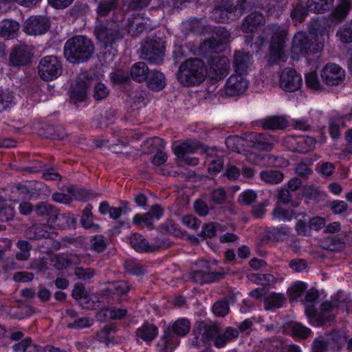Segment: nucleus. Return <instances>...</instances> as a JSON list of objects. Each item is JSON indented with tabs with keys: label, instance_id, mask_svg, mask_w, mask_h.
<instances>
[{
	"label": "nucleus",
	"instance_id": "obj_1",
	"mask_svg": "<svg viewBox=\"0 0 352 352\" xmlns=\"http://www.w3.org/2000/svg\"><path fill=\"white\" fill-rule=\"evenodd\" d=\"M94 51V45L89 38L83 36H76L65 43L64 56L73 64L85 63L92 57Z\"/></svg>",
	"mask_w": 352,
	"mask_h": 352
},
{
	"label": "nucleus",
	"instance_id": "obj_2",
	"mask_svg": "<svg viewBox=\"0 0 352 352\" xmlns=\"http://www.w3.org/2000/svg\"><path fill=\"white\" fill-rule=\"evenodd\" d=\"M204 63L199 58H190L182 63L177 72V79L184 86L198 85L206 76Z\"/></svg>",
	"mask_w": 352,
	"mask_h": 352
},
{
	"label": "nucleus",
	"instance_id": "obj_3",
	"mask_svg": "<svg viewBox=\"0 0 352 352\" xmlns=\"http://www.w3.org/2000/svg\"><path fill=\"white\" fill-rule=\"evenodd\" d=\"M263 33L265 34L264 37L266 39L268 36H271L270 45V63L274 64L279 60H284L287 31L277 24H271L264 28Z\"/></svg>",
	"mask_w": 352,
	"mask_h": 352
},
{
	"label": "nucleus",
	"instance_id": "obj_4",
	"mask_svg": "<svg viewBox=\"0 0 352 352\" xmlns=\"http://www.w3.org/2000/svg\"><path fill=\"white\" fill-rule=\"evenodd\" d=\"M122 29L115 21L105 22L98 20L94 29V34L100 43L104 48L112 47L113 44L123 38Z\"/></svg>",
	"mask_w": 352,
	"mask_h": 352
},
{
	"label": "nucleus",
	"instance_id": "obj_5",
	"mask_svg": "<svg viewBox=\"0 0 352 352\" xmlns=\"http://www.w3.org/2000/svg\"><path fill=\"white\" fill-rule=\"evenodd\" d=\"M95 82V72H85L78 74L69 89V102L75 105L87 98L88 89Z\"/></svg>",
	"mask_w": 352,
	"mask_h": 352
},
{
	"label": "nucleus",
	"instance_id": "obj_6",
	"mask_svg": "<svg viewBox=\"0 0 352 352\" xmlns=\"http://www.w3.org/2000/svg\"><path fill=\"white\" fill-rule=\"evenodd\" d=\"M322 47V43L317 42L316 36L311 32H298L293 37L292 52L294 54H314Z\"/></svg>",
	"mask_w": 352,
	"mask_h": 352
},
{
	"label": "nucleus",
	"instance_id": "obj_7",
	"mask_svg": "<svg viewBox=\"0 0 352 352\" xmlns=\"http://www.w3.org/2000/svg\"><path fill=\"white\" fill-rule=\"evenodd\" d=\"M165 54L164 41L157 36L148 38L142 47L140 57L149 63L160 64Z\"/></svg>",
	"mask_w": 352,
	"mask_h": 352
},
{
	"label": "nucleus",
	"instance_id": "obj_8",
	"mask_svg": "<svg viewBox=\"0 0 352 352\" xmlns=\"http://www.w3.org/2000/svg\"><path fill=\"white\" fill-rule=\"evenodd\" d=\"M38 74L45 81L53 80L60 76L63 67L60 60L55 56L43 57L38 66Z\"/></svg>",
	"mask_w": 352,
	"mask_h": 352
},
{
	"label": "nucleus",
	"instance_id": "obj_9",
	"mask_svg": "<svg viewBox=\"0 0 352 352\" xmlns=\"http://www.w3.org/2000/svg\"><path fill=\"white\" fill-rule=\"evenodd\" d=\"M236 6L228 1H221L214 6L211 18L217 22L233 21L240 18Z\"/></svg>",
	"mask_w": 352,
	"mask_h": 352
},
{
	"label": "nucleus",
	"instance_id": "obj_10",
	"mask_svg": "<svg viewBox=\"0 0 352 352\" xmlns=\"http://www.w3.org/2000/svg\"><path fill=\"white\" fill-rule=\"evenodd\" d=\"M217 332L218 329L215 325L207 324L204 321L197 322L193 329L195 337L192 340V345L195 347L201 346L212 339Z\"/></svg>",
	"mask_w": 352,
	"mask_h": 352
},
{
	"label": "nucleus",
	"instance_id": "obj_11",
	"mask_svg": "<svg viewBox=\"0 0 352 352\" xmlns=\"http://www.w3.org/2000/svg\"><path fill=\"white\" fill-rule=\"evenodd\" d=\"M302 80L300 74L292 68H285L280 74V87L287 92H294L302 85Z\"/></svg>",
	"mask_w": 352,
	"mask_h": 352
},
{
	"label": "nucleus",
	"instance_id": "obj_12",
	"mask_svg": "<svg viewBox=\"0 0 352 352\" xmlns=\"http://www.w3.org/2000/svg\"><path fill=\"white\" fill-rule=\"evenodd\" d=\"M54 228L52 223H34L25 230V236L30 240H39L41 239H50L54 244L55 241L52 239L51 234L54 233Z\"/></svg>",
	"mask_w": 352,
	"mask_h": 352
},
{
	"label": "nucleus",
	"instance_id": "obj_13",
	"mask_svg": "<svg viewBox=\"0 0 352 352\" xmlns=\"http://www.w3.org/2000/svg\"><path fill=\"white\" fill-rule=\"evenodd\" d=\"M320 76L324 83L328 86H334L344 80L345 72L338 65L328 63L322 69Z\"/></svg>",
	"mask_w": 352,
	"mask_h": 352
},
{
	"label": "nucleus",
	"instance_id": "obj_14",
	"mask_svg": "<svg viewBox=\"0 0 352 352\" xmlns=\"http://www.w3.org/2000/svg\"><path fill=\"white\" fill-rule=\"evenodd\" d=\"M50 28V20L44 16H30L25 23L24 31L33 36L46 33Z\"/></svg>",
	"mask_w": 352,
	"mask_h": 352
},
{
	"label": "nucleus",
	"instance_id": "obj_15",
	"mask_svg": "<svg viewBox=\"0 0 352 352\" xmlns=\"http://www.w3.org/2000/svg\"><path fill=\"white\" fill-rule=\"evenodd\" d=\"M190 329V323L188 320L185 318L178 319L173 323L171 329H168L164 331L162 339V343H159L158 345L162 346L164 349H167L169 342L173 338L174 334L184 336L189 332Z\"/></svg>",
	"mask_w": 352,
	"mask_h": 352
},
{
	"label": "nucleus",
	"instance_id": "obj_16",
	"mask_svg": "<svg viewBox=\"0 0 352 352\" xmlns=\"http://www.w3.org/2000/svg\"><path fill=\"white\" fill-rule=\"evenodd\" d=\"M230 62L227 57L217 56L211 59L209 76L215 81L221 80L228 74Z\"/></svg>",
	"mask_w": 352,
	"mask_h": 352
},
{
	"label": "nucleus",
	"instance_id": "obj_17",
	"mask_svg": "<svg viewBox=\"0 0 352 352\" xmlns=\"http://www.w3.org/2000/svg\"><path fill=\"white\" fill-rule=\"evenodd\" d=\"M164 214L163 208L158 204H155L151 206V210L143 214H137L133 219V223L137 226H141L144 223L147 228L153 230L154 225L153 219H160Z\"/></svg>",
	"mask_w": 352,
	"mask_h": 352
},
{
	"label": "nucleus",
	"instance_id": "obj_18",
	"mask_svg": "<svg viewBox=\"0 0 352 352\" xmlns=\"http://www.w3.org/2000/svg\"><path fill=\"white\" fill-rule=\"evenodd\" d=\"M32 56L31 47L28 45L15 46L10 54V61L12 65H26Z\"/></svg>",
	"mask_w": 352,
	"mask_h": 352
},
{
	"label": "nucleus",
	"instance_id": "obj_19",
	"mask_svg": "<svg viewBox=\"0 0 352 352\" xmlns=\"http://www.w3.org/2000/svg\"><path fill=\"white\" fill-rule=\"evenodd\" d=\"M130 244L138 252H154L160 249L164 243L160 240L154 243H148L142 235L134 234L129 239Z\"/></svg>",
	"mask_w": 352,
	"mask_h": 352
},
{
	"label": "nucleus",
	"instance_id": "obj_20",
	"mask_svg": "<svg viewBox=\"0 0 352 352\" xmlns=\"http://www.w3.org/2000/svg\"><path fill=\"white\" fill-rule=\"evenodd\" d=\"M286 141L292 144V151L300 153L311 151L316 144L315 140L310 136H291L287 138Z\"/></svg>",
	"mask_w": 352,
	"mask_h": 352
},
{
	"label": "nucleus",
	"instance_id": "obj_21",
	"mask_svg": "<svg viewBox=\"0 0 352 352\" xmlns=\"http://www.w3.org/2000/svg\"><path fill=\"white\" fill-rule=\"evenodd\" d=\"M243 74L231 76L226 86V94L229 96H236L243 94L248 87V82L242 76Z\"/></svg>",
	"mask_w": 352,
	"mask_h": 352
},
{
	"label": "nucleus",
	"instance_id": "obj_22",
	"mask_svg": "<svg viewBox=\"0 0 352 352\" xmlns=\"http://www.w3.org/2000/svg\"><path fill=\"white\" fill-rule=\"evenodd\" d=\"M265 23V18L259 12H252L242 22L241 30L243 32L253 34L258 26Z\"/></svg>",
	"mask_w": 352,
	"mask_h": 352
},
{
	"label": "nucleus",
	"instance_id": "obj_23",
	"mask_svg": "<svg viewBox=\"0 0 352 352\" xmlns=\"http://www.w3.org/2000/svg\"><path fill=\"white\" fill-rule=\"evenodd\" d=\"M197 149V146L194 143L184 142L174 148V153L180 161L185 162L188 165L195 166L198 164V159L190 157L188 154L192 153Z\"/></svg>",
	"mask_w": 352,
	"mask_h": 352
},
{
	"label": "nucleus",
	"instance_id": "obj_24",
	"mask_svg": "<svg viewBox=\"0 0 352 352\" xmlns=\"http://www.w3.org/2000/svg\"><path fill=\"white\" fill-rule=\"evenodd\" d=\"M34 212L38 217L47 218V223L52 224L57 221L58 210L47 202L43 201L36 204L34 207Z\"/></svg>",
	"mask_w": 352,
	"mask_h": 352
},
{
	"label": "nucleus",
	"instance_id": "obj_25",
	"mask_svg": "<svg viewBox=\"0 0 352 352\" xmlns=\"http://www.w3.org/2000/svg\"><path fill=\"white\" fill-rule=\"evenodd\" d=\"M222 272H209L203 270L195 271L190 274V278L200 285L219 281L224 277Z\"/></svg>",
	"mask_w": 352,
	"mask_h": 352
},
{
	"label": "nucleus",
	"instance_id": "obj_26",
	"mask_svg": "<svg viewBox=\"0 0 352 352\" xmlns=\"http://www.w3.org/2000/svg\"><path fill=\"white\" fill-rule=\"evenodd\" d=\"M251 56L243 51H236L233 57V66L239 74H244L251 65Z\"/></svg>",
	"mask_w": 352,
	"mask_h": 352
},
{
	"label": "nucleus",
	"instance_id": "obj_27",
	"mask_svg": "<svg viewBox=\"0 0 352 352\" xmlns=\"http://www.w3.org/2000/svg\"><path fill=\"white\" fill-rule=\"evenodd\" d=\"M164 144L165 142L157 137L151 138L145 142V145L154 147L158 151L153 157L152 162L154 165L160 166L164 164L167 160L166 154L163 151H160V148L164 147Z\"/></svg>",
	"mask_w": 352,
	"mask_h": 352
},
{
	"label": "nucleus",
	"instance_id": "obj_28",
	"mask_svg": "<svg viewBox=\"0 0 352 352\" xmlns=\"http://www.w3.org/2000/svg\"><path fill=\"white\" fill-rule=\"evenodd\" d=\"M148 28H149L148 25L138 16L129 17L124 24V29L133 36H138Z\"/></svg>",
	"mask_w": 352,
	"mask_h": 352
},
{
	"label": "nucleus",
	"instance_id": "obj_29",
	"mask_svg": "<svg viewBox=\"0 0 352 352\" xmlns=\"http://www.w3.org/2000/svg\"><path fill=\"white\" fill-rule=\"evenodd\" d=\"M145 82L147 87L153 91H159L166 86V78L164 74L155 69L151 70Z\"/></svg>",
	"mask_w": 352,
	"mask_h": 352
},
{
	"label": "nucleus",
	"instance_id": "obj_30",
	"mask_svg": "<svg viewBox=\"0 0 352 352\" xmlns=\"http://www.w3.org/2000/svg\"><path fill=\"white\" fill-rule=\"evenodd\" d=\"M19 30V24L14 20L4 19L0 21V36L6 39L14 38Z\"/></svg>",
	"mask_w": 352,
	"mask_h": 352
},
{
	"label": "nucleus",
	"instance_id": "obj_31",
	"mask_svg": "<svg viewBox=\"0 0 352 352\" xmlns=\"http://www.w3.org/2000/svg\"><path fill=\"white\" fill-rule=\"evenodd\" d=\"M67 194L62 192L54 193L52 195L53 201L58 203L68 204L73 200V199L79 200L82 198L80 195V191L73 186L67 187Z\"/></svg>",
	"mask_w": 352,
	"mask_h": 352
},
{
	"label": "nucleus",
	"instance_id": "obj_32",
	"mask_svg": "<svg viewBox=\"0 0 352 352\" xmlns=\"http://www.w3.org/2000/svg\"><path fill=\"white\" fill-rule=\"evenodd\" d=\"M148 66L144 62L135 63L130 70L131 77L138 82H145L150 73Z\"/></svg>",
	"mask_w": 352,
	"mask_h": 352
},
{
	"label": "nucleus",
	"instance_id": "obj_33",
	"mask_svg": "<svg viewBox=\"0 0 352 352\" xmlns=\"http://www.w3.org/2000/svg\"><path fill=\"white\" fill-rule=\"evenodd\" d=\"M158 329L153 324L144 323L137 329L136 336L146 342H151L157 335Z\"/></svg>",
	"mask_w": 352,
	"mask_h": 352
},
{
	"label": "nucleus",
	"instance_id": "obj_34",
	"mask_svg": "<svg viewBox=\"0 0 352 352\" xmlns=\"http://www.w3.org/2000/svg\"><path fill=\"white\" fill-rule=\"evenodd\" d=\"M235 6L240 16L257 8L263 9L261 0H238Z\"/></svg>",
	"mask_w": 352,
	"mask_h": 352
},
{
	"label": "nucleus",
	"instance_id": "obj_35",
	"mask_svg": "<svg viewBox=\"0 0 352 352\" xmlns=\"http://www.w3.org/2000/svg\"><path fill=\"white\" fill-rule=\"evenodd\" d=\"M239 330L232 327H227L223 333L217 336L214 346L217 348L223 347L228 342L239 336Z\"/></svg>",
	"mask_w": 352,
	"mask_h": 352
},
{
	"label": "nucleus",
	"instance_id": "obj_36",
	"mask_svg": "<svg viewBox=\"0 0 352 352\" xmlns=\"http://www.w3.org/2000/svg\"><path fill=\"white\" fill-rule=\"evenodd\" d=\"M276 139L271 135L259 134L254 142V146L259 151H270L273 148Z\"/></svg>",
	"mask_w": 352,
	"mask_h": 352
},
{
	"label": "nucleus",
	"instance_id": "obj_37",
	"mask_svg": "<svg viewBox=\"0 0 352 352\" xmlns=\"http://www.w3.org/2000/svg\"><path fill=\"white\" fill-rule=\"evenodd\" d=\"M286 301L284 294L280 293H272L264 300L265 309L266 310L278 309L281 307Z\"/></svg>",
	"mask_w": 352,
	"mask_h": 352
},
{
	"label": "nucleus",
	"instance_id": "obj_38",
	"mask_svg": "<svg viewBox=\"0 0 352 352\" xmlns=\"http://www.w3.org/2000/svg\"><path fill=\"white\" fill-rule=\"evenodd\" d=\"M333 0H307L309 11L315 13H324L331 10Z\"/></svg>",
	"mask_w": 352,
	"mask_h": 352
},
{
	"label": "nucleus",
	"instance_id": "obj_39",
	"mask_svg": "<svg viewBox=\"0 0 352 352\" xmlns=\"http://www.w3.org/2000/svg\"><path fill=\"white\" fill-rule=\"evenodd\" d=\"M98 3L97 14L100 16H107L118 8V0H94Z\"/></svg>",
	"mask_w": 352,
	"mask_h": 352
},
{
	"label": "nucleus",
	"instance_id": "obj_40",
	"mask_svg": "<svg viewBox=\"0 0 352 352\" xmlns=\"http://www.w3.org/2000/svg\"><path fill=\"white\" fill-rule=\"evenodd\" d=\"M223 45L212 36L204 40L200 45L199 49L205 54L219 53L222 51Z\"/></svg>",
	"mask_w": 352,
	"mask_h": 352
},
{
	"label": "nucleus",
	"instance_id": "obj_41",
	"mask_svg": "<svg viewBox=\"0 0 352 352\" xmlns=\"http://www.w3.org/2000/svg\"><path fill=\"white\" fill-rule=\"evenodd\" d=\"M261 179L267 184H277L284 179V174L277 170H266L260 173Z\"/></svg>",
	"mask_w": 352,
	"mask_h": 352
},
{
	"label": "nucleus",
	"instance_id": "obj_42",
	"mask_svg": "<svg viewBox=\"0 0 352 352\" xmlns=\"http://www.w3.org/2000/svg\"><path fill=\"white\" fill-rule=\"evenodd\" d=\"M287 126V120L282 116H272L266 118L262 123L265 129H283Z\"/></svg>",
	"mask_w": 352,
	"mask_h": 352
},
{
	"label": "nucleus",
	"instance_id": "obj_43",
	"mask_svg": "<svg viewBox=\"0 0 352 352\" xmlns=\"http://www.w3.org/2000/svg\"><path fill=\"white\" fill-rule=\"evenodd\" d=\"M322 247L329 251H341L345 248V242L337 236H329L322 241Z\"/></svg>",
	"mask_w": 352,
	"mask_h": 352
},
{
	"label": "nucleus",
	"instance_id": "obj_44",
	"mask_svg": "<svg viewBox=\"0 0 352 352\" xmlns=\"http://www.w3.org/2000/svg\"><path fill=\"white\" fill-rule=\"evenodd\" d=\"M92 86L94 87L92 96L95 100H102L109 96L110 92L109 89L104 84L100 82H98V79L96 75L95 82L94 83V85H92Z\"/></svg>",
	"mask_w": 352,
	"mask_h": 352
},
{
	"label": "nucleus",
	"instance_id": "obj_45",
	"mask_svg": "<svg viewBox=\"0 0 352 352\" xmlns=\"http://www.w3.org/2000/svg\"><path fill=\"white\" fill-rule=\"evenodd\" d=\"M58 226L62 229L74 228L76 225L77 219L74 214L69 213L60 214L57 218Z\"/></svg>",
	"mask_w": 352,
	"mask_h": 352
},
{
	"label": "nucleus",
	"instance_id": "obj_46",
	"mask_svg": "<svg viewBox=\"0 0 352 352\" xmlns=\"http://www.w3.org/2000/svg\"><path fill=\"white\" fill-rule=\"evenodd\" d=\"M186 24V28H188L192 32L195 34H201L208 31L210 29L207 25H205L203 19H193L187 21Z\"/></svg>",
	"mask_w": 352,
	"mask_h": 352
},
{
	"label": "nucleus",
	"instance_id": "obj_47",
	"mask_svg": "<svg viewBox=\"0 0 352 352\" xmlns=\"http://www.w3.org/2000/svg\"><path fill=\"white\" fill-rule=\"evenodd\" d=\"M344 118L343 116H335L330 118L329 131L333 139L338 138L340 133V126L344 125Z\"/></svg>",
	"mask_w": 352,
	"mask_h": 352
},
{
	"label": "nucleus",
	"instance_id": "obj_48",
	"mask_svg": "<svg viewBox=\"0 0 352 352\" xmlns=\"http://www.w3.org/2000/svg\"><path fill=\"white\" fill-rule=\"evenodd\" d=\"M229 311V303L226 298L215 302L212 306V312L217 316L225 317L228 314Z\"/></svg>",
	"mask_w": 352,
	"mask_h": 352
},
{
	"label": "nucleus",
	"instance_id": "obj_49",
	"mask_svg": "<svg viewBox=\"0 0 352 352\" xmlns=\"http://www.w3.org/2000/svg\"><path fill=\"white\" fill-rule=\"evenodd\" d=\"M350 9L349 0H342L333 12V17L338 21H342L347 15Z\"/></svg>",
	"mask_w": 352,
	"mask_h": 352
},
{
	"label": "nucleus",
	"instance_id": "obj_50",
	"mask_svg": "<svg viewBox=\"0 0 352 352\" xmlns=\"http://www.w3.org/2000/svg\"><path fill=\"white\" fill-rule=\"evenodd\" d=\"M337 36L340 40L344 43L352 42V21L351 23L340 27L337 32Z\"/></svg>",
	"mask_w": 352,
	"mask_h": 352
},
{
	"label": "nucleus",
	"instance_id": "obj_51",
	"mask_svg": "<svg viewBox=\"0 0 352 352\" xmlns=\"http://www.w3.org/2000/svg\"><path fill=\"white\" fill-rule=\"evenodd\" d=\"M248 277L252 282L263 285H268L275 281L274 276L270 274H250Z\"/></svg>",
	"mask_w": 352,
	"mask_h": 352
},
{
	"label": "nucleus",
	"instance_id": "obj_52",
	"mask_svg": "<svg viewBox=\"0 0 352 352\" xmlns=\"http://www.w3.org/2000/svg\"><path fill=\"white\" fill-rule=\"evenodd\" d=\"M309 11V10L308 9L307 4L306 6H304L302 4L298 3L292 10L290 16L294 20L301 23L308 15Z\"/></svg>",
	"mask_w": 352,
	"mask_h": 352
},
{
	"label": "nucleus",
	"instance_id": "obj_53",
	"mask_svg": "<svg viewBox=\"0 0 352 352\" xmlns=\"http://www.w3.org/2000/svg\"><path fill=\"white\" fill-rule=\"evenodd\" d=\"M91 210L92 206L91 205H88L85 207V208L82 211L81 223L85 228H94L95 229H98L99 226L98 225H95L92 222L93 215Z\"/></svg>",
	"mask_w": 352,
	"mask_h": 352
},
{
	"label": "nucleus",
	"instance_id": "obj_54",
	"mask_svg": "<svg viewBox=\"0 0 352 352\" xmlns=\"http://www.w3.org/2000/svg\"><path fill=\"white\" fill-rule=\"evenodd\" d=\"M13 93L8 91H0V112L10 108L13 103Z\"/></svg>",
	"mask_w": 352,
	"mask_h": 352
},
{
	"label": "nucleus",
	"instance_id": "obj_55",
	"mask_svg": "<svg viewBox=\"0 0 352 352\" xmlns=\"http://www.w3.org/2000/svg\"><path fill=\"white\" fill-rule=\"evenodd\" d=\"M74 274L77 278L88 281L95 275V270L91 267H76L74 269Z\"/></svg>",
	"mask_w": 352,
	"mask_h": 352
},
{
	"label": "nucleus",
	"instance_id": "obj_56",
	"mask_svg": "<svg viewBox=\"0 0 352 352\" xmlns=\"http://www.w3.org/2000/svg\"><path fill=\"white\" fill-rule=\"evenodd\" d=\"M107 248L104 238L102 235L93 236L90 239V248L97 252H103Z\"/></svg>",
	"mask_w": 352,
	"mask_h": 352
},
{
	"label": "nucleus",
	"instance_id": "obj_57",
	"mask_svg": "<svg viewBox=\"0 0 352 352\" xmlns=\"http://www.w3.org/2000/svg\"><path fill=\"white\" fill-rule=\"evenodd\" d=\"M292 334L301 339L307 338L311 333V329L299 322H294L292 325Z\"/></svg>",
	"mask_w": 352,
	"mask_h": 352
},
{
	"label": "nucleus",
	"instance_id": "obj_58",
	"mask_svg": "<svg viewBox=\"0 0 352 352\" xmlns=\"http://www.w3.org/2000/svg\"><path fill=\"white\" fill-rule=\"evenodd\" d=\"M124 268L127 272L136 276H140L145 273L143 266L132 261H126Z\"/></svg>",
	"mask_w": 352,
	"mask_h": 352
},
{
	"label": "nucleus",
	"instance_id": "obj_59",
	"mask_svg": "<svg viewBox=\"0 0 352 352\" xmlns=\"http://www.w3.org/2000/svg\"><path fill=\"white\" fill-rule=\"evenodd\" d=\"M93 320L89 317H82L76 319L73 322L67 324L69 329H83L89 327L92 325Z\"/></svg>",
	"mask_w": 352,
	"mask_h": 352
},
{
	"label": "nucleus",
	"instance_id": "obj_60",
	"mask_svg": "<svg viewBox=\"0 0 352 352\" xmlns=\"http://www.w3.org/2000/svg\"><path fill=\"white\" fill-rule=\"evenodd\" d=\"M306 289V284L303 282H299L288 289V296L291 300H295L300 296Z\"/></svg>",
	"mask_w": 352,
	"mask_h": 352
},
{
	"label": "nucleus",
	"instance_id": "obj_61",
	"mask_svg": "<svg viewBox=\"0 0 352 352\" xmlns=\"http://www.w3.org/2000/svg\"><path fill=\"white\" fill-rule=\"evenodd\" d=\"M305 82L309 88L314 90H319L321 89V85L316 72H310L306 75Z\"/></svg>",
	"mask_w": 352,
	"mask_h": 352
},
{
	"label": "nucleus",
	"instance_id": "obj_62",
	"mask_svg": "<svg viewBox=\"0 0 352 352\" xmlns=\"http://www.w3.org/2000/svg\"><path fill=\"white\" fill-rule=\"evenodd\" d=\"M256 194L252 190L243 192L239 197V202L242 205H250L255 201Z\"/></svg>",
	"mask_w": 352,
	"mask_h": 352
},
{
	"label": "nucleus",
	"instance_id": "obj_63",
	"mask_svg": "<svg viewBox=\"0 0 352 352\" xmlns=\"http://www.w3.org/2000/svg\"><path fill=\"white\" fill-rule=\"evenodd\" d=\"M14 217V208L10 206H3V202L0 204V221H8L13 219Z\"/></svg>",
	"mask_w": 352,
	"mask_h": 352
},
{
	"label": "nucleus",
	"instance_id": "obj_64",
	"mask_svg": "<svg viewBox=\"0 0 352 352\" xmlns=\"http://www.w3.org/2000/svg\"><path fill=\"white\" fill-rule=\"evenodd\" d=\"M211 200L216 204H223L227 198L226 192L223 188L213 190L210 195Z\"/></svg>",
	"mask_w": 352,
	"mask_h": 352
}]
</instances>
